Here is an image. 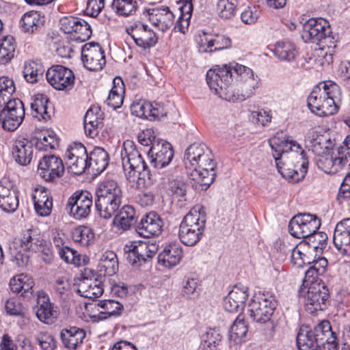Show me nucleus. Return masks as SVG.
Returning a JSON list of instances; mask_svg holds the SVG:
<instances>
[{
    "label": "nucleus",
    "instance_id": "f257e3e1",
    "mask_svg": "<svg viewBox=\"0 0 350 350\" xmlns=\"http://www.w3.org/2000/svg\"><path fill=\"white\" fill-rule=\"evenodd\" d=\"M278 172L293 182L302 180L308 171V161L301 144L284 131L269 139Z\"/></svg>",
    "mask_w": 350,
    "mask_h": 350
},
{
    "label": "nucleus",
    "instance_id": "f03ea898",
    "mask_svg": "<svg viewBox=\"0 0 350 350\" xmlns=\"http://www.w3.org/2000/svg\"><path fill=\"white\" fill-rule=\"evenodd\" d=\"M184 165L198 190H206L216 177V162L211 150L204 144L193 143L185 150Z\"/></svg>",
    "mask_w": 350,
    "mask_h": 350
},
{
    "label": "nucleus",
    "instance_id": "7ed1b4c3",
    "mask_svg": "<svg viewBox=\"0 0 350 350\" xmlns=\"http://www.w3.org/2000/svg\"><path fill=\"white\" fill-rule=\"evenodd\" d=\"M39 253L42 260L50 263L54 258L51 243L44 240L36 229L25 231L21 237L15 239L10 246L12 261L18 267H25L29 261V252Z\"/></svg>",
    "mask_w": 350,
    "mask_h": 350
},
{
    "label": "nucleus",
    "instance_id": "20e7f679",
    "mask_svg": "<svg viewBox=\"0 0 350 350\" xmlns=\"http://www.w3.org/2000/svg\"><path fill=\"white\" fill-rule=\"evenodd\" d=\"M120 157L124 176L131 187L142 189L152 185V174L133 141L123 142Z\"/></svg>",
    "mask_w": 350,
    "mask_h": 350
},
{
    "label": "nucleus",
    "instance_id": "39448f33",
    "mask_svg": "<svg viewBox=\"0 0 350 350\" xmlns=\"http://www.w3.org/2000/svg\"><path fill=\"white\" fill-rule=\"evenodd\" d=\"M342 99L340 86L332 81H323L316 85L308 97L310 111L319 116H328L338 111Z\"/></svg>",
    "mask_w": 350,
    "mask_h": 350
},
{
    "label": "nucleus",
    "instance_id": "423d86ee",
    "mask_svg": "<svg viewBox=\"0 0 350 350\" xmlns=\"http://www.w3.org/2000/svg\"><path fill=\"white\" fill-rule=\"evenodd\" d=\"M206 215L202 206H195L184 217L180 224L178 238L187 246L196 245L204 232Z\"/></svg>",
    "mask_w": 350,
    "mask_h": 350
},
{
    "label": "nucleus",
    "instance_id": "0eeeda50",
    "mask_svg": "<svg viewBox=\"0 0 350 350\" xmlns=\"http://www.w3.org/2000/svg\"><path fill=\"white\" fill-rule=\"evenodd\" d=\"M277 301L273 295L258 293L252 298L248 305L249 315L252 320L258 323H273L271 318L276 308Z\"/></svg>",
    "mask_w": 350,
    "mask_h": 350
},
{
    "label": "nucleus",
    "instance_id": "6e6552de",
    "mask_svg": "<svg viewBox=\"0 0 350 350\" xmlns=\"http://www.w3.org/2000/svg\"><path fill=\"white\" fill-rule=\"evenodd\" d=\"M321 219L315 215L301 213L294 216L288 224L290 234L297 239H306L321 226Z\"/></svg>",
    "mask_w": 350,
    "mask_h": 350
},
{
    "label": "nucleus",
    "instance_id": "1a4fd4ad",
    "mask_svg": "<svg viewBox=\"0 0 350 350\" xmlns=\"http://www.w3.org/2000/svg\"><path fill=\"white\" fill-rule=\"evenodd\" d=\"M25 117V108L19 99L9 100L0 113V122L3 129L15 131L23 122Z\"/></svg>",
    "mask_w": 350,
    "mask_h": 350
},
{
    "label": "nucleus",
    "instance_id": "9d476101",
    "mask_svg": "<svg viewBox=\"0 0 350 350\" xmlns=\"http://www.w3.org/2000/svg\"><path fill=\"white\" fill-rule=\"evenodd\" d=\"M158 245L150 241H131L124 247L127 259L133 265L145 262L157 254Z\"/></svg>",
    "mask_w": 350,
    "mask_h": 350
},
{
    "label": "nucleus",
    "instance_id": "9b49d317",
    "mask_svg": "<svg viewBox=\"0 0 350 350\" xmlns=\"http://www.w3.org/2000/svg\"><path fill=\"white\" fill-rule=\"evenodd\" d=\"M329 22L323 18H312L303 25L302 39L306 42H318L329 37Z\"/></svg>",
    "mask_w": 350,
    "mask_h": 350
},
{
    "label": "nucleus",
    "instance_id": "f8f14e48",
    "mask_svg": "<svg viewBox=\"0 0 350 350\" xmlns=\"http://www.w3.org/2000/svg\"><path fill=\"white\" fill-rule=\"evenodd\" d=\"M92 196L88 191H76L68 200L67 208L75 219L88 217L92 207Z\"/></svg>",
    "mask_w": 350,
    "mask_h": 350
},
{
    "label": "nucleus",
    "instance_id": "ddd939ff",
    "mask_svg": "<svg viewBox=\"0 0 350 350\" xmlns=\"http://www.w3.org/2000/svg\"><path fill=\"white\" fill-rule=\"evenodd\" d=\"M324 286L313 284L304 286L299 291L300 296L304 297L305 304L310 312L323 310L326 308L328 293Z\"/></svg>",
    "mask_w": 350,
    "mask_h": 350
},
{
    "label": "nucleus",
    "instance_id": "4468645a",
    "mask_svg": "<svg viewBox=\"0 0 350 350\" xmlns=\"http://www.w3.org/2000/svg\"><path fill=\"white\" fill-rule=\"evenodd\" d=\"M19 205V191L8 177L0 180V208L5 213H14Z\"/></svg>",
    "mask_w": 350,
    "mask_h": 350
},
{
    "label": "nucleus",
    "instance_id": "2eb2a0df",
    "mask_svg": "<svg viewBox=\"0 0 350 350\" xmlns=\"http://www.w3.org/2000/svg\"><path fill=\"white\" fill-rule=\"evenodd\" d=\"M81 59L84 66L91 71L100 70L106 64L105 51L98 43L84 44L81 49Z\"/></svg>",
    "mask_w": 350,
    "mask_h": 350
},
{
    "label": "nucleus",
    "instance_id": "dca6fc26",
    "mask_svg": "<svg viewBox=\"0 0 350 350\" xmlns=\"http://www.w3.org/2000/svg\"><path fill=\"white\" fill-rule=\"evenodd\" d=\"M46 78L49 83L57 90H69L75 83L72 71L61 65H55L49 68Z\"/></svg>",
    "mask_w": 350,
    "mask_h": 350
},
{
    "label": "nucleus",
    "instance_id": "f3484780",
    "mask_svg": "<svg viewBox=\"0 0 350 350\" xmlns=\"http://www.w3.org/2000/svg\"><path fill=\"white\" fill-rule=\"evenodd\" d=\"M64 165L62 159L56 155H45L40 160L38 167L39 176L47 182L63 176Z\"/></svg>",
    "mask_w": 350,
    "mask_h": 350
},
{
    "label": "nucleus",
    "instance_id": "a211bd4d",
    "mask_svg": "<svg viewBox=\"0 0 350 350\" xmlns=\"http://www.w3.org/2000/svg\"><path fill=\"white\" fill-rule=\"evenodd\" d=\"M148 156L151 165L156 168L161 169L170 164L174 157L172 145L164 140L154 141Z\"/></svg>",
    "mask_w": 350,
    "mask_h": 350
},
{
    "label": "nucleus",
    "instance_id": "6ab92c4d",
    "mask_svg": "<svg viewBox=\"0 0 350 350\" xmlns=\"http://www.w3.org/2000/svg\"><path fill=\"white\" fill-rule=\"evenodd\" d=\"M206 77L207 84L215 94L224 86L231 84L232 75L230 64L217 66L210 69L207 71Z\"/></svg>",
    "mask_w": 350,
    "mask_h": 350
},
{
    "label": "nucleus",
    "instance_id": "aec40b11",
    "mask_svg": "<svg viewBox=\"0 0 350 350\" xmlns=\"http://www.w3.org/2000/svg\"><path fill=\"white\" fill-rule=\"evenodd\" d=\"M126 32L136 45L144 49L153 47L157 43L158 38L156 33L146 25L135 24L126 28Z\"/></svg>",
    "mask_w": 350,
    "mask_h": 350
},
{
    "label": "nucleus",
    "instance_id": "412c9836",
    "mask_svg": "<svg viewBox=\"0 0 350 350\" xmlns=\"http://www.w3.org/2000/svg\"><path fill=\"white\" fill-rule=\"evenodd\" d=\"M144 15L152 25L162 31L170 29L174 23V14L167 6L149 8Z\"/></svg>",
    "mask_w": 350,
    "mask_h": 350
},
{
    "label": "nucleus",
    "instance_id": "4be33fe9",
    "mask_svg": "<svg viewBox=\"0 0 350 350\" xmlns=\"http://www.w3.org/2000/svg\"><path fill=\"white\" fill-rule=\"evenodd\" d=\"M324 321L316 325L314 329H311L308 325H302L297 335V345L299 350H317L319 341L322 338L319 336L322 332H317L319 327L322 328Z\"/></svg>",
    "mask_w": 350,
    "mask_h": 350
},
{
    "label": "nucleus",
    "instance_id": "5701e85b",
    "mask_svg": "<svg viewBox=\"0 0 350 350\" xmlns=\"http://www.w3.org/2000/svg\"><path fill=\"white\" fill-rule=\"evenodd\" d=\"M249 296L248 288L241 284H236L224 299V308L230 312L242 311Z\"/></svg>",
    "mask_w": 350,
    "mask_h": 350
},
{
    "label": "nucleus",
    "instance_id": "b1692460",
    "mask_svg": "<svg viewBox=\"0 0 350 350\" xmlns=\"http://www.w3.org/2000/svg\"><path fill=\"white\" fill-rule=\"evenodd\" d=\"M163 221L155 212L144 216L137 226V233L144 238L159 236L163 231Z\"/></svg>",
    "mask_w": 350,
    "mask_h": 350
},
{
    "label": "nucleus",
    "instance_id": "393cba45",
    "mask_svg": "<svg viewBox=\"0 0 350 350\" xmlns=\"http://www.w3.org/2000/svg\"><path fill=\"white\" fill-rule=\"evenodd\" d=\"M333 241L342 255H350V217L338 222L334 229Z\"/></svg>",
    "mask_w": 350,
    "mask_h": 350
},
{
    "label": "nucleus",
    "instance_id": "a878e982",
    "mask_svg": "<svg viewBox=\"0 0 350 350\" xmlns=\"http://www.w3.org/2000/svg\"><path fill=\"white\" fill-rule=\"evenodd\" d=\"M200 51L203 53H213L230 49L231 39L223 34H206L200 37Z\"/></svg>",
    "mask_w": 350,
    "mask_h": 350
},
{
    "label": "nucleus",
    "instance_id": "bb28decb",
    "mask_svg": "<svg viewBox=\"0 0 350 350\" xmlns=\"http://www.w3.org/2000/svg\"><path fill=\"white\" fill-rule=\"evenodd\" d=\"M38 309L36 316L44 323H50L57 317V311L50 301L48 294L42 290L36 293Z\"/></svg>",
    "mask_w": 350,
    "mask_h": 350
},
{
    "label": "nucleus",
    "instance_id": "cd10ccee",
    "mask_svg": "<svg viewBox=\"0 0 350 350\" xmlns=\"http://www.w3.org/2000/svg\"><path fill=\"white\" fill-rule=\"evenodd\" d=\"M31 198L38 215L46 217L51 214L53 208V199L48 189L44 187L36 188L33 191Z\"/></svg>",
    "mask_w": 350,
    "mask_h": 350
},
{
    "label": "nucleus",
    "instance_id": "c85d7f7f",
    "mask_svg": "<svg viewBox=\"0 0 350 350\" xmlns=\"http://www.w3.org/2000/svg\"><path fill=\"white\" fill-rule=\"evenodd\" d=\"M103 113L97 107H90L83 118V126L86 135L92 138L99 133V129L103 126Z\"/></svg>",
    "mask_w": 350,
    "mask_h": 350
},
{
    "label": "nucleus",
    "instance_id": "c756f323",
    "mask_svg": "<svg viewBox=\"0 0 350 350\" xmlns=\"http://www.w3.org/2000/svg\"><path fill=\"white\" fill-rule=\"evenodd\" d=\"M12 152L18 163L27 165L33 157L32 144L25 138L16 139L13 144Z\"/></svg>",
    "mask_w": 350,
    "mask_h": 350
},
{
    "label": "nucleus",
    "instance_id": "7c9ffc66",
    "mask_svg": "<svg viewBox=\"0 0 350 350\" xmlns=\"http://www.w3.org/2000/svg\"><path fill=\"white\" fill-rule=\"evenodd\" d=\"M183 257L181 246L170 244L166 246L158 255V262L167 268L176 266Z\"/></svg>",
    "mask_w": 350,
    "mask_h": 350
},
{
    "label": "nucleus",
    "instance_id": "2f4dec72",
    "mask_svg": "<svg viewBox=\"0 0 350 350\" xmlns=\"http://www.w3.org/2000/svg\"><path fill=\"white\" fill-rule=\"evenodd\" d=\"M135 222V209L130 205H124L114 217L112 223L117 232H122L129 230Z\"/></svg>",
    "mask_w": 350,
    "mask_h": 350
},
{
    "label": "nucleus",
    "instance_id": "473e14b6",
    "mask_svg": "<svg viewBox=\"0 0 350 350\" xmlns=\"http://www.w3.org/2000/svg\"><path fill=\"white\" fill-rule=\"evenodd\" d=\"M104 292L101 281L96 279L83 278L78 284L77 293L83 297L94 299Z\"/></svg>",
    "mask_w": 350,
    "mask_h": 350
},
{
    "label": "nucleus",
    "instance_id": "72a5a7b5",
    "mask_svg": "<svg viewBox=\"0 0 350 350\" xmlns=\"http://www.w3.org/2000/svg\"><path fill=\"white\" fill-rule=\"evenodd\" d=\"M108 163L109 155L103 148L95 147L88 155V167L91 168L95 174H99L103 172Z\"/></svg>",
    "mask_w": 350,
    "mask_h": 350
},
{
    "label": "nucleus",
    "instance_id": "f704fd0d",
    "mask_svg": "<svg viewBox=\"0 0 350 350\" xmlns=\"http://www.w3.org/2000/svg\"><path fill=\"white\" fill-rule=\"evenodd\" d=\"M122 193L116 180L107 179L98 183L96 189V198L122 199Z\"/></svg>",
    "mask_w": 350,
    "mask_h": 350
},
{
    "label": "nucleus",
    "instance_id": "c9c22d12",
    "mask_svg": "<svg viewBox=\"0 0 350 350\" xmlns=\"http://www.w3.org/2000/svg\"><path fill=\"white\" fill-rule=\"evenodd\" d=\"M85 335V332L83 329L77 327L64 329L60 333L64 345L70 349H75L81 345Z\"/></svg>",
    "mask_w": 350,
    "mask_h": 350
},
{
    "label": "nucleus",
    "instance_id": "e433bc0d",
    "mask_svg": "<svg viewBox=\"0 0 350 350\" xmlns=\"http://www.w3.org/2000/svg\"><path fill=\"white\" fill-rule=\"evenodd\" d=\"M33 280L29 275L21 273L12 277L10 280L11 291L15 293H21L23 296H29L32 294Z\"/></svg>",
    "mask_w": 350,
    "mask_h": 350
},
{
    "label": "nucleus",
    "instance_id": "4c0bfd02",
    "mask_svg": "<svg viewBox=\"0 0 350 350\" xmlns=\"http://www.w3.org/2000/svg\"><path fill=\"white\" fill-rule=\"evenodd\" d=\"M98 269L100 275L111 276L114 275L118 270L116 254L109 250L105 252L99 259Z\"/></svg>",
    "mask_w": 350,
    "mask_h": 350
},
{
    "label": "nucleus",
    "instance_id": "58836bf2",
    "mask_svg": "<svg viewBox=\"0 0 350 350\" xmlns=\"http://www.w3.org/2000/svg\"><path fill=\"white\" fill-rule=\"evenodd\" d=\"M121 202L122 199H95V207L100 217L108 219L119 209Z\"/></svg>",
    "mask_w": 350,
    "mask_h": 350
},
{
    "label": "nucleus",
    "instance_id": "ea45409f",
    "mask_svg": "<svg viewBox=\"0 0 350 350\" xmlns=\"http://www.w3.org/2000/svg\"><path fill=\"white\" fill-rule=\"evenodd\" d=\"M124 84L120 77H116L113 81V87L105 101L106 104L113 109L120 107L123 103Z\"/></svg>",
    "mask_w": 350,
    "mask_h": 350
},
{
    "label": "nucleus",
    "instance_id": "a19ab883",
    "mask_svg": "<svg viewBox=\"0 0 350 350\" xmlns=\"http://www.w3.org/2000/svg\"><path fill=\"white\" fill-rule=\"evenodd\" d=\"M321 332L320 337L322 338L319 341L318 349L319 350H338V342L336 336L332 332L330 323L327 321H324L322 328L319 327L317 332Z\"/></svg>",
    "mask_w": 350,
    "mask_h": 350
},
{
    "label": "nucleus",
    "instance_id": "79ce46f5",
    "mask_svg": "<svg viewBox=\"0 0 350 350\" xmlns=\"http://www.w3.org/2000/svg\"><path fill=\"white\" fill-rule=\"evenodd\" d=\"M36 148L40 151H49L59 146V138L52 130H43L36 137Z\"/></svg>",
    "mask_w": 350,
    "mask_h": 350
},
{
    "label": "nucleus",
    "instance_id": "37998d69",
    "mask_svg": "<svg viewBox=\"0 0 350 350\" xmlns=\"http://www.w3.org/2000/svg\"><path fill=\"white\" fill-rule=\"evenodd\" d=\"M273 53L278 59L286 62L294 60L298 54L295 44L288 41L276 42Z\"/></svg>",
    "mask_w": 350,
    "mask_h": 350
},
{
    "label": "nucleus",
    "instance_id": "c03bdc74",
    "mask_svg": "<svg viewBox=\"0 0 350 350\" xmlns=\"http://www.w3.org/2000/svg\"><path fill=\"white\" fill-rule=\"evenodd\" d=\"M44 70L41 62L31 60L26 61L23 66V77L27 82L35 83L42 78Z\"/></svg>",
    "mask_w": 350,
    "mask_h": 350
},
{
    "label": "nucleus",
    "instance_id": "a18cd8bd",
    "mask_svg": "<svg viewBox=\"0 0 350 350\" xmlns=\"http://www.w3.org/2000/svg\"><path fill=\"white\" fill-rule=\"evenodd\" d=\"M16 43L13 36L8 35L0 39V65H5L14 57Z\"/></svg>",
    "mask_w": 350,
    "mask_h": 350
},
{
    "label": "nucleus",
    "instance_id": "49530a36",
    "mask_svg": "<svg viewBox=\"0 0 350 350\" xmlns=\"http://www.w3.org/2000/svg\"><path fill=\"white\" fill-rule=\"evenodd\" d=\"M238 7V0H218L216 4V12L221 19L229 21L237 15Z\"/></svg>",
    "mask_w": 350,
    "mask_h": 350
},
{
    "label": "nucleus",
    "instance_id": "de8ad7c7",
    "mask_svg": "<svg viewBox=\"0 0 350 350\" xmlns=\"http://www.w3.org/2000/svg\"><path fill=\"white\" fill-rule=\"evenodd\" d=\"M49 99L46 96L42 94H37L34 96L31 103V108L33 111V116L39 120H48L51 118V114L48 111Z\"/></svg>",
    "mask_w": 350,
    "mask_h": 350
},
{
    "label": "nucleus",
    "instance_id": "09e8293b",
    "mask_svg": "<svg viewBox=\"0 0 350 350\" xmlns=\"http://www.w3.org/2000/svg\"><path fill=\"white\" fill-rule=\"evenodd\" d=\"M247 333V325L244 319L238 316L232 325L228 334L230 342L238 344L243 340Z\"/></svg>",
    "mask_w": 350,
    "mask_h": 350
},
{
    "label": "nucleus",
    "instance_id": "8fccbe9b",
    "mask_svg": "<svg viewBox=\"0 0 350 350\" xmlns=\"http://www.w3.org/2000/svg\"><path fill=\"white\" fill-rule=\"evenodd\" d=\"M41 24L40 15L36 11H30L25 13L20 21L21 28L27 33L36 31Z\"/></svg>",
    "mask_w": 350,
    "mask_h": 350
},
{
    "label": "nucleus",
    "instance_id": "3c124183",
    "mask_svg": "<svg viewBox=\"0 0 350 350\" xmlns=\"http://www.w3.org/2000/svg\"><path fill=\"white\" fill-rule=\"evenodd\" d=\"M237 84L241 92V100H245L254 95L256 90L260 85V79L259 77H254L247 80L239 81Z\"/></svg>",
    "mask_w": 350,
    "mask_h": 350
},
{
    "label": "nucleus",
    "instance_id": "603ef678",
    "mask_svg": "<svg viewBox=\"0 0 350 350\" xmlns=\"http://www.w3.org/2000/svg\"><path fill=\"white\" fill-rule=\"evenodd\" d=\"M325 141V139L323 136L318 135L314 131L308 133L306 137L307 146L318 156H321L324 154L327 149Z\"/></svg>",
    "mask_w": 350,
    "mask_h": 350
},
{
    "label": "nucleus",
    "instance_id": "864d4df0",
    "mask_svg": "<svg viewBox=\"0 0 350 350\" xmlns=\"http://www.w3.org/2000/svg\"><path fill=\"white\" fill-rule=\"evenodd\" d=\"M318 167L326 174H336L342 170L335 153L320 156Z\"/></svg>",
    "mask_w": 350,
    "mask_h": 350
},
{
    "label": "nucleus",
    "instance_id": "5fc2aeb1",
    "mask_svg": "<svg viewBox=\"0 0 350 350\" xmlns=\"http://www.w3.org/2000/svg\"><path fill=\"white\" fill-rule=\"evenodd\" d=\"M97 306L102 309L100 313L107 314L108 317L120 316L124 309L122 303L113 299L100 300Z\"/></svg>",
    "mask_w": 350,
    "mask_h": 350
},
{
    "label": "nucleus",
    "instance_id": "6e6d98bb",
    "mask_svg": "<svg viewBox=\"0 0 350 350\" xmlns=\"http://www.w3.org/2000/svg\"><path fill=\"white\" fill-rule=\"evenodd\" d=\"M59 254L66 263L73 265L75 267H80L86 264L84 256L69 247L65 246L60 248Z\"/></svg>",
    "mask_w": 350,
    "mask_h": 350
},
{
    "label": "nucleus",
    "instance_id": "4d7b16f0",
    "mask_svg": "<svg viewBox=\"0 0 350 350\" xmlns=\"http://www.w3.org/2000/svg\"><path fill=\"white\" fill-rule=\"evenodd\" d=\"M193 5H183L180 7V14L174 25V31L185 33L189 25Z\"/></svg>",
    "mask_w": 350,
    "mask_h": 350
},
{
    "label": "nucleus",
    "instance_id": "13d9d810",
    "mask_svg": "<svg viewBox=\"0 0 350 350\" xmlns=\"http://www.w3.org/2000/svg\"><path fill=\"white\" fill-rule=\"evenodd\" d=\"M72 239L74 242L87 246L93 240L94 234L88 227L80 226L72 230Z\"/></svg>",
    "mask_w": 350,
    "mask_h": 350
},
{
    "label": "nucleus",
    "instance_id": "bf43d9fd",
    "mask_svg": "<svg viewBox=\"0 0 350 350\" xmlns=\"http://www.w3.org/2000/svg\"><path fill=\"white\" fill-rule=\"evenodd\" d=\"M113 6L117 14L128 16L135 12L137 2L134 0H113Z\"/></svg>",
    "mask_w": 350,
    "mask_h": 350
},
{
    "label": "nucleus",
    "instance_id": "052dcab7",
    "mask_svg": "<svg viewBox=\"0 0 350 350\" xmlns=\"http://www.w3.org/2000/svg\"><path fill=\"white\" fill-rule=\"evenodd\" d=\"M16 90L15 84L12 79L8 77H0V100L8 103L12 100L11 97Z\"/></svg>",
    "mask_w": 350,
    "mask_h": 350
},
{
    "label": "nucleus",
    "instance_id": "680f3d73",
    "mask_svg": "<svg viewBox=\"0 0 350 350\" xmlns=\"http://www.w3.org/2000/svg\"><path fill=\"white\" fill-rule=\"evenodd\" d=\"M335 154L342 169L346 166H350V135L345 137Z\"/></svg>",
    "mask_w": 350,
    "mask_h": 350
},
{
    "label": "nucleus",
    "instance_id": "e2e57ef3",
    "mask_svg": "<svg viewBox=\"0 0 350 350\" xmlns=\"http://www.w3.org/2000/svg\"><path fill=\"white\" fill-rule=\"evenodd\" d=\"M240 93L237 84H236L235 86L230 85V84L224 86L218 92L215 93V94L225 100L234 103L237 101H242L241 100Z\"/></svg>",
    "mask_w": 350,
    "mask_h": 350
},
{
    "label": "nucleus",
    "instance_id": "0e129e2a",
    "mask_svg": "<svg viewBox=\"0 0 350 350\" xmlns=\"http://www.w3.org/2000/svg\"><path fill=\"white\" fill-rule=\"evenodd\" d=\"M68 171L75 175L81 174L88 167V159L65 157Z\"/></svg>",
    "mask_w": 350,
    "mask_h": 350
},
{
    "label": "nucleus",
    "instance_id": "69168bd1",
    "mask_svg": "<svg viewBox=\"0 0 350 350\" xmlns=\"http://www.w3.org/2000/svg\"><path fill=\"white\" fill-rule=\"evenodd\" d=\"M150 108V102L144 100H140L134 102L131 105V110L132 114L135 115V116L148 120L150 118V111H151Z\"/></svg>",
    "mask_w": 350,
    "mask_h": 350
},
{
    "label": "nucleus",
    "instance_id": "338daca9",
    "mask_svg": "<svg viewBox=\"0 0 350 350\" xmlns=\"http://www.w3.org/2000/svg\"><path fill=\"white\" fill-rule=\"evenodd\" d=\"M306 239H308L310 243L309 248L312 250L313 252L318 253L321 252L323 248L325 247L327 236L325 232H318L317 230Z\"/></svg>",
    "mask_w": 350,
    "mask_h": 350
},
{
    "label": "nucleus",
    "instance_id": "774afa93",
    "mask_svg": "<svg viewBox=\"0 0 350 350\" xmlns=\"http://www.w3.org/2000/svg\"><path fill=\"white\" fill-rule=\"evenodd\" d=\"M260 10L258 6H247L241 13V21L247 25H252L257 22L260 15Z\"/></svg>",
    "mask_w": 350,
    "mask_h": 350
}]
</instances>
